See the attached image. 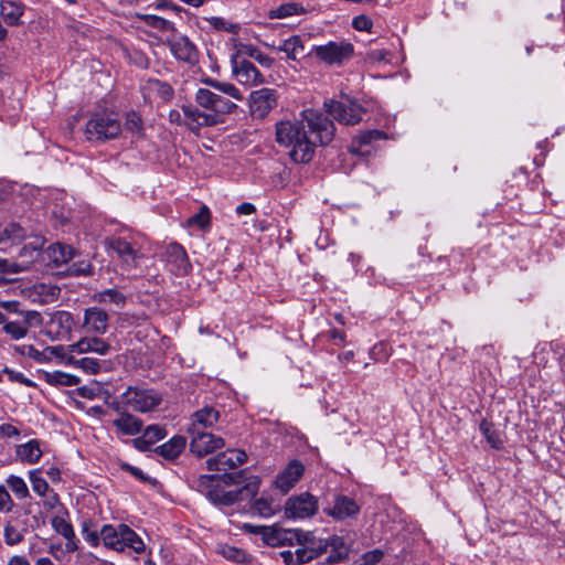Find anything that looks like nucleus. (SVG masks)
Wrapping results in <instances>:
<instances>
[{
  "instance_id": "1",
  "label": "nucleus",
  "mask_w": 565,
  "mask_h": 565,
  "mask_svg": "<svg viewBox=\"0 0 565 565\" xmlns=\"http://www.w3.org/2000/svg\"><path fill=\"white\" fill-rule=\"evenodd\" d=\"M333 136L332 120L311 108L301 111V119L276 124V141L289 149V157L296 163L310 162L316 147L328 145Z\"/></svg>"
},
{
  "instance_id": "2",
  "label": "nucleus",
  "mask_w": 565,
  "mask_h": 565,
  "mask_svg": "<svg viewBox=\"0 0 565 565\" xmlns=\"http://www.w3.org/2000/svg\"><path fill=\"white\" fill-rule=\"evenodd\" d=\"M194 102L195 105H182L181 109L185 116V126L195 134L202 127L221 124L224 115L233 114L238 107L236 103L209 86L195 90Z\"/></svg>"
},
{
  "instance_id": "3",
  "label": "nucleus",
  "mask_w": 565,
  "mask_h": 565,
  "mask_svg": "<svg viewBox=\"0 0 565 565\" xmlns=\"http://www.w3.org/2000/svg\"><path fill=\"white\" fill-rule=\"evenodd\" d=\"M233 473H225L222 478L217 476H200L195 480V488L204 494L213 504L232 505L237 501L254 497L259 488L260 480L256 476L248 478L247 482L235 491H225L221 480L226 483H238Z\"/></svg>"
},
{
  "instance_id": "4",
  "label": "nucleus",
  "mask_w": 565,
  "mask_h": 565,
  "mask_svg": "<svg viewBox=\"0 0 565 565\" xmlns=\"http://www.w3.org/2000/svg\"><path fill=\"white\" fill-rule=\"evenodd\" d=\"M143 244V236L129 230L121 231L106 241L107 248L116 255L125 270H131L139 265L145 256Z\"/></svg>"
},
{
  "instance_id": "5",
  "label": "nucleus",
  "mask_w": 565,
  "mask_h": 565,
  "mask_svg": "<svg viewBox=\"0 0 565 565\" xmlns=\"http://www.w3.org/2000/svg\"><path fill=\"white\" fill-rule=\"evenodd\" d=\"M102 543L106 548L124 552L130 548L136 553H142L146 545L141 537L127 524H105L100 529Z\"/></svg>"
},
{
  "instance_id": "6",
  "label": "nucleus",
  "mask_w": 565,
  "mask_h": 565,
  "mask_svg": "<svg viewBox=\"0 0 565 565\" xmlns=\"http://www.w3.org/2000/svg\"><path fill=\"white\" fill-rule=\"evenodd\" d=\"M121 129L116 114L100 111L93 114L86 122L85 136L88 141L105 142L119 137Z\"/></svg>"
},
{
  "instance_id": "7",
  "label": "nucleus",
  "mask_w": 565,
  "mask_h": 565,
  "mask_svg": "<svg viewBox=\"0 0 565 565\" xmlns=\"http://www.w3.org/2000/svg\"><path fill=\"white\" fill-rule=\"evenodd\" d=\"M162 402V395L154 388L143 386H128L124 392V403L132 412L149 413Z\"/></svg>"
},
{
  "instance_id": "8",
  "label": "nucleus",
  "mask_w": 565,
  "mask_h": 565,
  "mask_svg": "<svg viewBox=\"0 0 565 565\" xmlns=\"http://www.w3.org/2000/svg\"><path fill=\"white\" fill-rule=\"evenodd\" d=\"M309 54L327 65H341L353 56L354 46L347 41H330L323 45L312 46Z\"/></svg>"
},
{
  "instance_id": "9",
  "label": "nucleus",
  "mask_w": 565,
  "mask_h": 565,
  "mask_svg": "<svg viewBox=\"0 0 565 565\" xmlns=\"http://www.w3.org/2000/svg\"><path fill=\"white\" fill-rule=\"evenodd\" d=\"M327 113L342 125H356L362 120L364 108L356 102L329 100L324 103Z\"/></svg>"
},
{
  "instance_id": "10",
  "label": "nucleus",
  "mask_w": 565,
  "mask_h": 565,
  "mask_svg": "<svg viewBox=\"0 0 565 565\" xmlns=\"http://www.w3.org/2000/svg\"><path fill=\"white\" fill-rule=\"evenodd\" d=\"M318 509V499L309 492H303L287 499L285 514L288 519L303 520L313 516Z\"/></svg>"
},
{
  "instance_id": "11",
  "label": "nucleus",
  "mask_w": 565,
  "mask_h": 565,
  "mask_svg": "<svg viewBox=\"0 0 565 565\" xmlns=\"http://www.w3.org/2000/svg\"><path fill=\"white\" fill-rule=\"evenodd\" d=\"M276 89L263 87L253 90L248 97L249 113L254 118H265L278 104Z\"/></svg>"
},
{
  "instance_id": "12",
  "label": "nucleus",
  "mask_w": 565,
  "mask_h": 565,
  "mask_svg": "<svg viewBox=\"0 0 565 565\" xmlns=\"http://www.w3.org/2000/svg\"><path fill=\"white\" fill-rule=\"evenodd\" d=\"M74 326L75 320L73 315L65 310H58L50 315V319L45 323L44 333L51 340L67 339Z\"/></svg>"
},
{
  "instance_id": "13",
  "label": "nucleus",
  "mask_w": 565,
  "mask_h": 565,
  "mask_svg": "<svg viewBox=\"0 0 565 565\" xmlns=\"http://www.w3.org/2000/svg\"><path fill=\"white\" fill-rule=\"evenodd\" d=\"M172 55L180 62L194 65L198 62V49L193 42L185 35L172 33L164 42Z\"/></svg>"
},
{
  "instance_id": "14",
  "label": "nucleus",
  "mask_w": 565,
  "mask_h": 565,
  "mask_svg": "<svg viewBox=\"0 0 565 565\" xmlns=\"http://www.w3.org/2000/svg\"><path fill=\"white\" fill-rule=\"evenodd\" d=\"M259 533L264 542L270 546L294 545L302 542L301 531L284 529L278 525L263 526Z\"/></svg>"
},
{
  "instance_id": "15",
  "label": "nucleus",
  "mask_w": 565,
  "mask_h": 565,
  "mask_svg": "<svg viewBox=\"0 0 565 565\" xmlns=\"http://www.w3.org/2000/svg\"><path fill=\"white\" fill-rule=\"evenodd\" d=\"M143 99L148 103H170L174 97L173 87L167 83L157 78L146 79L141 86Z\"/></svg>"
},
{
  "instance_id": "16",
  "label": "nucleus",
  "mask_w": 565,
  "mask_h": 565,
  "mask_svg": "<svg viewBox=\"0 0 565 565\" xmlns=\"http://www.w3.org/2000/svg\"><path fill=\"white\" fill-rule=\"evenodd\" d=\"M192 436L190 441V450L198 457H204L214 450L224 447V440L211 433L204 430H190Z\"/></svg>"
},
{
  "instance_id": "17",
  "label": "nucleus",
  "mask_w": 565,
  "mask_h": 565,
  "mask_svg": "<svg viewBox=\"0 0 565 565\" xmlns=\"http://www.w3.org/2000/svg\"><path fill=\"white\" fill-rule=\"evenodd\" d=\"M323 512L337 521H343L359 514L360 505L354 499L335 494L329 507L324 508Z\"/></svg>"
},
{
  "instance_id": "18",
  "label": "nucleus",
  "mask_w": 565,
  "mask_h": 565,
  "mask_svg": "<svg viewBox=\"0 0 565 565\" xmlns=\"http://www.w3.org/2000/svg\"><path fill=\"white\" fill-rule=\"evenodd\" d=\"M166 258L170 271L177 276H184L191 269L188 254L183 246L178 243H171L167 246Z\"/></svg>"
},
{
  "instance_id": "19",
  "label": "nucleus",
  "mask_w": 565,
  "mask_h": 565,
  "mask_svg": "<svg viewBox=\"0 0 565 565\" xmlns=\"http://www.w3.org/2000/svg\"><path fill=\"white\" fill-rule=\"evenodd\" d=\"M247 460V455L243 450L231 449L220 452L215 457L206 460L209 470H227L243 465Z\"/></svg>"
},
{
  "instance_id": "20",
  "label": "nucleus",
  "mask_w": 565,
  "mask_h": 565,
  "mask_svg": "<svg viewBox=\"0 0 565 565\" xmlns=\"http://www.w3.org/2000/svg\"><path fill=\"white\" fill-rule=\"evenodd\" d=\"M108 313L99 307H88L84 310L83 328L96 335L105 334L108 329Z\"/></svg>"
},
{
  "instance_id": "21",
  "label": "nucleus",
  "mask_w": 565,
  "mask_h": 565,
  "mask_svg": "<svg viewBox=\"0 0 565 565\" xmlns=\"http://www.w3.org/2000/svg\"><path fill=\"white\" fill-rule=\"evenodd\" d=\"M233 75L239 84L248 87L257 86L265 82L264 75L252 62L247 60L234 63Z\"/></svg>"
},
{
  "instance_id": "22",
  "label": "nucleus",
  "mask_w": 565,
  "mask_h": 565,
  "mask_svg": "<svg viewBox=\"0 0 565 565\" xmlns=\"http://www.w3.org/2000/svg\"><path fill=\"white\" fill-rule=\"evenodd\" d=\"M305 471L303 465L295 459L291 460L285 469L278 473L275 479L276 487L282 492L287 493L300 480Z\"/></svg>"
},
{
  "instance_id": "23",
  "label": "nucleus",
  "mask_w": 565,
  "mask_h": 565,
  "mask_svg": "<svg viewBox=\"0 0 565 565\" xmlns=\"http://www.w3.org/2000/svg\"><path fill=\"white\" fill-rule=\"evenodd\" d=\"M68 349L71 353H96L98 355H106L110 352L111 345L99 337H84L68 345Z\"/></svg>"
},
{
  "instance_id": "24",
  "label": "nucleus",
  "mask_w": 565,
  "mask_h": 565,
  "mask_svg": "<svg viewBox=\"0 0 565 565\" xmlns=\"http://www.w3.org/2000/svg\"><path fill=\"white\" fill-rule=\"evenodd\" d=\"M15 459L23 465H35L43 456L42 443L39 439H30L14 447Z\"/></svg>"
},
{
  "instance_id": "25",
  "label": "nucleus",
  "mask_w": 565,
  "mask_h": 565,
  "mask_svg": "<svg viewBox=\"0 0 565 565\" xmlns=\"http://www.w3.org/2000/svg\"><path fill=\"white\" fill-rule=\"evenodd\" d=\"M167 436L166 429L157 424L149 425L140 437H137L132 440V444L136 449L140 451H148L151 449V446L157 441L163 439Z\"/></svg>"
},
{
  "instance_id": "26",
  "label": "nucleus",
  "mask_w": 565,
  "mask_h": 565,
  "mask_svg": "<svg viewBox=\"0 0 565 565\" xmlns=\"http://www.w3.org/2000/svg\"><path fill=\"white\" fill-rule=\"evenodd\" d=\"M220 419V413L217 409L211 406H205L196 411L191 417L190 430H203L205 428H212Z\"/></svg>"
},
{
  "instance_id": "27",
  "label": "nucleus",
  "mask_w": 565,
  "mask_h": 565,
  "mask_svg": "<svg viewBox=\"0 0 565 565\" xmlns=\"http://www.w3.org/2000/svg\"><path fill=\"white\" fill-rule=\"evenodd\" d=\"M113 425L118 433L127 436H135L141 433L143 428L142 420L129 412L114 419Z\"/></svg>"
},
{
  "instance_id": "28",
  "label": "nucleus",
  "mask_w": 565,
  "mask_h": 565,
  "mask_svg": "<svg viewBox=\"0 0 565 565\" xmlns=\"http://www.w3.org/2000/svg\"><path fill=\"white\" fill-rule=\"evenodd\" d=\"M186 446L185 437L175 435L163 445L153 449L154 454L161 456L166 460H174L178 458Z\"/></svg>"
},
{
  "instance_id": "29",
  "label": "nucleus",
  "mask_w": 565,
  "mask_h": 565,
  "mask_svg": "<svg viewBox=\"0 0 565 565\" xmlns=\"http://www.w3.org/2000/svg\"><path fill=\"white\" fill-rule=\"evenodd\" d=\"M24 13V6L21 1L1 0L0 14L8 25L21 24V17Z\"/></svg>"
},
{
  "instance_id": "30",
  "label": "nucleus",
  "mask_w": 565,
  "mask_h": 565,
  "mask_svg": "<svg viewBox=\"0 0 565 565\" xmlns=\"http://www.w3.org/2000/svg\"><path fill=\"white\" fill-rule=\"evenodd\" d=\"M201 83L215 89L220 95H223L231 100L242 102L244 99L243 93L232 83L221 82L207 76L201 78Z\"/></svg>"
},
{
  "instance_id": "31",
  "label": "nucleus",
  "mask_w": 565,
  "mask_h": 565,
  "mask_svg": "<svg viewBox=\"0 0 565 565\" xmlns=\"http://www.w3.org/2000/svg\"><path fill=\"white\" fill-rule=\"evenodd\" d=\"M302 535V542L299 544L301 545V548L307 553V556H310V561L321 556L324 553H328V543L327 539H318L311 533H303Z\"/></svg>"
},
{
  "instance_id": "32",
  "label": "nucleus",
  "mask_w": 565,
  "mask_h": 565,
  "mask_svg": "<svg viewBox=\"0 0 565 565\" xmlns=\"http://www.w3.org/2000/svg\"><path fill=\"white\" fill-rule=\"evenodd\" d=\"M47 258L55 266H61L70 262L74 256V248L70 245L55 243L46 249Z\"/></svg>"
},
{
  "instance_id": "33",
  "label": "nucleus",
  "mask_w": 565,
  "mask_h": 565,
  "mask_svg": "<svg viewBox=\"0 0 565 565\" xmlns=\"http://www.w3.org/2000/svg\"><path fill=\"white\" fill-rule=\"evenodd\" d=\"M65 364L82 370L86 374H97L102 371L103 362L94 358L76 359L74 355H65Z\"/></svg>"
},
{
  "instance_id": "34",
  "label": "nucleus",
  "mask_w": 565,
  "mask_h": 565,
  "mask_svg": "<svg viewBox=\"0 0 565 565\" xmlns=\"http://www.w3.org/2000/svg\"><path fill=\"white\" fill-rule=\"evenodd\" d=\"M327 539L328 552L326 561L329 563H338L348 556L349 550L344 543L343 537L338 535H331Z\"/></svg>"
},
{
  "instance_id": "35",
  "label": "nucleus",
  "mask_w": 565,
  "mask_h": 565,
  "mask_svg": "<svg viewBox=\"0 0 565 565\" xmlns=\"http://www.w3.org/2000/svg\"><path fill=\"white\" fill-rule=\"evenodd\" d=\"M26 527L20 526L14 519H9L3 527V539L7 545L14 546L24 540Z\"/></svg>"
},
{
  "instance_id": "36",
  "label": "nucleus",
  "mask_w": 565,
  "mask_h": 565,
  "mask_svg": "<svg viewBox=\"0 0 565 565\" xmlns=\"http://www.w3.org/2000/svg\"><path fill=\"white\" fill-rule=\"evenodd\" d=\"M250 509L254 514L270 518L280 510V505L271 497H260L253 502Z\"/></svg>"
},
{
  "instance_id": "37",
  "label": "nucleus",
  "mask_w": 565,
  "mask_h": 565,
  "mask_svg": "<svg viewBox=\"0 0 565 565\" xmlns=\"http://www.w3.org/2000/svg\"><path fill=\"white\" fill-rule=\"evenodd\" d=\"M278 52H284L287 58L296 61L305 51V45L299 35H291L284 40L280 45L274 47Z\"/></svg>"
},
{
  "instance_id": "38",
  "label": "nucleus",
  "mask_w": 565,
  "mask_h": 565,
  "mask_svg": "<svg viewBox=\"0 0 565 565\" xmlns=\"http://www.w3.org/2000/svg\"><path fill=\"white\" fill-rule=\"evenodd\" d=\"M93 299L99 303H113L116 308L121 309L126 303V296L118 289L110 288L95 292Z\"/></svg>"
},
{
  "instance_id": "39",
  "label": "nucleus",
  "mask_w": 565,
  "mask_h": 565,
  "mask_svg": "<svg viewBox=\"0 0 565 565\" xmlns=\"http://www.w3.org/2000/svg\"><path fill=\"white\" fill-rule=\"evenodd\" d=\"M43 379L47 384L55 386H73L78 383V377L62 371L44 372Z\"/></svg>"
},
{
  "instance_id": "40",
  "label": "nucleus",
  "mask_w": 565,
  "mask_h": 565,
  "mask_svg": "<svg viewBox=\"0 0 565 565\" xmlns=\"http://www.w3.org/2000/svg\"><path fill=\"white\" fill-rule=\"evenodd\" d=\"M124 128L127 132H130L132 137L141 138L145 134L142 117L135 110L128 111L126 114Z\"/></svg>"
},
{
  "instance_id": "41",
  "label": "nucleus",
  "mask_w": 565,
  "mask_h": 565,
  "mask_svg": "<svg viewBox=\"0 0 565 565\" xmlns=\"http://www.w3.org/2000/svg\"><path fill=\"white\" fill-rule=\"evenodd\" d=\"M305 8L298 2L282 3L274 10L269 11L270 19H285L292 15L305 13Z\"/></svg>"
},
{
  "instance_id": "42",
  "label": "nucleus",
  "mask_w": 565,
  "mask_h": 565,
  "mask_svg": "<svg viewBox=\"0 0 565 565\" xmlns=\"http://www.w3.org/2000/svg\"><path fill=\"white\" fill-rule=\"evenodd\" d=\"M137 18L141 20L146 25L157 29L159 31H170L171 33L175 32L174 24L171 21L166 20L159 15L138 13Z\"/></svg>"
},
{
  "instance_id": "43",
  "label": "nucleus",
  "mask_w": 565,
  "mask_h": 565,
  "mask_svg": "<svg viewBox=\"0 0 565 565\" xmlns=\"http://www.w3.org/2000/svg\"><path fill=\"white\" fill-rule=\"evenodd\" d=\"M6 483L18 500H24L30 497L28 484L23 478L15 475H10L7 478Z\"/></svg>"
},
{
  "instance_id": "44",
  "label": "nucleus",
  "mask_w": 565,
  "mask_h": 565,
  "mask_svg": "<svg viewBox=\"0 0 565 565\" xmlns=\"http://www.w3.org/2000/svg\"><path fill=\"white\" fill-rule=\"evenodd\" d=\"M217 553L221 554L224 558L237 564L249 562L248 554L244 550L235 546L220 545Z\"/></svg>"
},
{
  "instance_id": "45",
  "label": "nucleus",
  "mask_w": 565,
  "mask_h": 565,
  "mask_svg": "<svg viewBox=\"0 0 565 565\" xmlns=\"http://www.w3.org/2000/svg\"><path fill=\"white\" fill-rule=\"evenodd\" d=\"M29 480L32 487V490L40 497H45L50 487L47 481L43 478L41 469H34L29 471Z\"/></svg>"
},
{
  "instance_id": "46",
  "label": "nucleus",
  "mask_w": 565,
  "mask_h": 565,
  "mask_svg": "<svg viewBox=\"0 0 565 565\" xmlns=\"http://www.w3.org/2000/svg\"><path fill=\"white\" fill-rule=\"evenodd\" d=\"M307 553L299 547L295 552L290 550L282 551L279 555L285 565H301L310 562V556H307Z\"/></svg>"
},
{
  "instance_id": "47",
  "label": "nucleus",
  "mask_w": 565,
  "mask_h": 565,
  "mask_svg": "<svg viewBox=\"0 0 565 565\" xmlns=\"http://www.w3.org/2000/svg\"><path fill=\"white\" fill-rule=\"evenodd\" d=\"M51 524L54 531L61 534L63 537L73 536L74 529L71 522L67 520V512L54 515L52 518Z\"/></svg>"
},
{
  "instance_id": "48",
  "label": "nucleus",
  "mask_w": 565,
  "mask_h": 565,
  "mask_svg": "<svg viewBox=\"0 0 565 565\" xmlns=\"http://www.w3.org/2000/svg\"><path fill=\"white\" fill-rule=\"evenodd\" d=\"M82 535L83 539L93 547H97L102 542L100 531L93 530L89 521H84L82 523Z\"/></svg>"
},
{
  "instance_id": "49",
  "label": "nucleus",
  "mask_w": 565,
  "mask_h": 565,
  "mask_svg": "<svg viewBox=\"0 0 565 565\" xmlns=\"http://www.w3.org/2000/svg\"><path fill=\"white\" fill-rule=\"evenodd\" d=\"M3 331L13 340H20L28 333L26 324L18 321L4 322Z\"/></svg>"
},
{
  "instance_id": "50",
  "label": "nucleus",
  "mask_w": 565,
  "mask_h": 565,
  "mask_svg": "<svg viewBox=\"0 0 565 565\" xmlns=\"http://www.w3.org/2000/svg\"><path fill=\"white\" fill-rule=\"evenodd\" d=\"M207 23L215 30L226 31L233 34H236L239 26L237 24L231 23L223 18L220 17H211L205 19Z\"/></svg>"
},
{
  "instance_id": "51",
  "label": "nucleus",
  "mask_w": 565,
  "mask_h": 565,
  "mask_svg": "<svg viewBox=\"0 0 565 565\" xmlns=\"http://www.w3.org/2000/svg\"><path fill=\"white\" fill-rule=\"evenodd\" d=\"M32 350L34 351V354H31V356H33L35 360L40 362L43 361L42 356L44 355L45 352H49L50 354L60 358L64 364L65 355H73V353L70 352V349L67 348L66 350L63 345L49 347L45 349L43 353L39 352L38 350H34L33 348Z\"/></svg>"
},
{
  "instance_id": "52",
  "label": "nucleus",
  "mask_w": 565,
  "mask_h": 565,
  "mask_svg": "<svg viewBox=\"0 0 565 565\" xmlns=\"http://www.w3.org/2000/svg\"><path fill=\"white\" fill-rule=\"evenodd\" d=\"M189 226H198L199 228H204L210 223V212L206 206H203L199 213L192 215L186 221Z\"/></svg>"
},
{
  "instance_id": "53",
  "label": "nucleus",
  "mask_w": 565,
  "mask_h": 565,
  "mask_svg": "<svg viewBox=\"0 0 565 565\" xmlns=\"http://www.w3.org/2000/svg\"><path fill=\"white\" fill-rule=\"evenodd\" d=\"M480 431L486 437L487 441L494 448H499L502 444L498 434L491 428L487 420L480 423Z\"/></svg>"
},
{
  "instance_id": "54",
  "label": "nucleus",
  "mask_w": 565,
  "mask_h": 565,
  "mask_svg": "<svg viewBox=\"0 0 565 565\" xmlns=\"http://www.w3.org/2000/svg\"><path fill=\"white\" fill-rule=\"evenodd\" d=\"M14 501L4 484H0V513H10L14 508Z\"/></svg>"
},
{
  "instance_id": "55",
  "label": "nucleus",
  "mask_w": 565,
  "mask_h": 565,
  "mask_svg": "<svg viewBox=\"0 0 565 565\" xmlns=\"http://www.w3.org/2000/svg\"><path fill=\"white\" fill-rule=\"evenodd\" d=\"M2 372L8 376V380L11 382L21 383L28 387H33L35 385L34 382L25 377L22 372L14 371L9 367H4Z\"/></svg>"
},
{
  "instance_id": "56",
  "label": "nucleus",
  "mask_w": 565,
  "mask_h": 565,
  "mask_svg": "<svg viewBox=\"0 0 565 565\" xmlns=\"http://www.w3.org/2000/svg\"><path fill=\"white\" fill-rule=\"evenodd\" d=\"M21 436L20 429L11 423H2L0 425V438L18 439Z\"/></svg>"
},
{
  "instance_id": "57",
  "label": "nucleus",
  "mask_w": 565,
  "mask_h": 565,
  "mask_svg": "<svg viewBox=\"0 0 565 565\" xmlns=\"http://www.w3.org/2000/svg\"><path fill=\"white\" fill-rule=\"evenodd\" d=\"M385 137V134L380 130H369L360 134L356 137V140L360 145H370L373 141L383 139Z\"/></svg>"
},
{
  "instance_id": "58",
  "label": "nucleus",
  "mask_w": 565,
  "mask_h": 565,
  "mask_svg": "<svg viewBox=\"0 0 565 565\" xmlns=\"http://www.w3.org/2000/svg\"><path fill=\"white\" fill-rule=\"evenodd\" d=\"M385 137V134L380 130H369L360 134L356 137V140L360 145H370L373 141L383 139Z\"/></svg>"
},
{
  "instance_id": "59",
  "label": "nucleus",
  "mask_w": 565,
  "mask_h": 565,
  "mask_svg": "<svg viewBox=\"0 0 565 565\" xmlns=\"http://www.w3.org/2000/svg\"><path fill=\"white\" fill-rule=\"evenodd\" d=\"M352 26L358 31L370 32L373 26V22L367 15L361 14L353 19Z\"/></svg>"
},
{
  "instance_id": "60",
  "label": "nucleus",
  "mask_w": 565,
  "mask_h": 565,
  "mask_svg": "<svg viewBox=\"0 0 565 565\" xmlns=\"http://www.w3.org/2000/svg\"><path fill=\"white\" fill-rule=\"evenodd\" d=\"M388 52L385 49H371L366 56L371 62H388Z\"/></svg>"
},
{
  "instance_id": "61",
  "label": "nucleus",
  "mask_w": 565,
  "mask_h": 565,
  "mask_svg": "<svg viewBox=\"0 0 565 565\" xmlns=\"http://www.w3.org/2000/svg\"><path fill=\"white\" fill-rule=\"evenodd\" d=\"M249 56L256 60L259 64L266 67H270L274 63V60L268 55L263 54L260 51L253 49L249 51Z\"/></svg>"
},
{
  "instance_id": "62",
  "label": "nucleus",
  "mask_w": 565,
  "mask_h": 565,
  "mask_svg": "<svg viewBox=\"0 0 565 565\" xmlns=\"http://www.w3.org/2000/svg\"><path fill=\"white\" fill-rule=\"evenodd\" d=\"M109 406L113 411H115L119 416L126 414L130 411L128 404L124 403V393L118 397V399H114L109 403Z\"/></svg>"
},
{
  "instance_id": "63",
  "label": "nucleus",
  "mask_w": 565,
  "mask_h": 565,
  "mask_svg": "<svg viewBox=\"0 0 565 565\" xmlns=\"http://www.w3.org/2000/svg\"><path fill=\"white\" fill-rule=\"evenodd\" d=\"M23 324H26V329L34 324V323H41L42 317L41 313L34 310H29L23 312Z\"/></svg>"
},
{
  "instance_id": "64",
  "label": "nucleus",
  "mask_w": 565,
  "mask_h": 565,
  "mask_svg": "<svg viewBox=\"0 0 565 565\" xmlns=\"http://www.w3.org/2000/svg\"><path fill=\"white\" fill-rule=\"evenodd\" d=\"M383 557V552L380 550H372L366 552L363 555V561L365 565H374L380 562Z\"/></svg>"
}]
</instances>
